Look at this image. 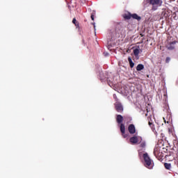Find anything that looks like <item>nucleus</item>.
Wrapping results in <instances>:
<instances>
[{
	"label": "nucleus",
	"mask_w": 178,
	"mask_h": 178,
	"mask_svg": "<svg viewBox=\"0 0 178 178\" xmlns=\"http://www.w3.org/2000/svg\"><path fill=\"white\" fill-rule=\"evenodd\" d=\"M143 141V138L135 135L130 138V143L132 144H140Z\"/></svg>",
	"instance_id": "obj_2"
},
{
	"label": "nucleus",
	"mask_w": 178,
	"mask_h": 178,
	"mask_svg": "<svg viewBox=\"0 0 178 178\" xmlns=\"http://www.w3.org/2000/svg\"><path fill=\"white\" fill-rule=\"evenodd\" d=\"M129 62L131 67H134V63L131 60V58H129Z\"/></svg>",
	"instance_id": "obj_15"
},
{
	"label": "nucleus",
	"mask_w": 178,
	"mask_h": 178,
	"mask_svg": "<svg viewBox=\"0 0 178 178\" xmlns=\"http://www.w3.org/2000/svg\"><path fill=\"white\" fill-rule=\"evenodd\" d=\"M120 131L124 138H126V137H127V135H124V133H126V128L124 127V124H121L120 125Z\"/></svg>",
	"instance_id": "obj_7"
},
{
	"label": "nucleus",
	"mask_w": 178,
	"mask_h": 178,
	"mask_svg": "<svg viewBox=\"0 0 178 178\" xmlns=\"http://www.w3.org/2000/svg\"><path fill=\"white\" fill-rule=\"evenodd\" d=\"M104 55H105V56H108L109 55V54H108V53H104Z\"/></svg>",
	"instance_id": "obj_20"
},
{
	"label": "nucleus",
	"mask_w": 178,
	"mask_h": 178,
	"mask_svg": "<svg viewBox=\"0 0 178 178\" xmlns=\"http://www.w3.org/2000/svg\"><path fill=\"white\" fill-rule=\"evenodd\" d=\"M169 60H170V58L169 57H168V58H166V61H167V62H169Z\"/></svg>",
	"instance_id": "obj_18"
},
{
	"label": "nucleus",
	"mask_w": 178,
	"mask_h": 178,
	"mask_svg": "<svg viewBox=\"0 0 178 178\" xmlns=\"http://www.w3.org/2000/svg\"><path fill=\"white\" fill-rule=\"evenodd\" d=\"M149 126H151V124H152V122H151V121H149Z\"/></svg>",
	"instance_id": "obj_21"
},
{
	"label": "nucleus",
	"mask_w": 178,
	"mask_h": 178,
	"mask_svg": "<svg viewBox=\"0 0 178 178\" xmlns=\"http://www.w3.org/2000/svg\"><path fill=\"white\" fill-rule=\"evenodd\" d=\"M91 19H92V20H94V15H91Z\"/></svg>",
	"instance_id": "obj_19"
},
{
	"label": "nucleus",
	"mask_w": 178,
	"mask_h": 178,
	"mask_svg": "<svg viewBox=\"0 0 178 178\" xmlns=\"http://www.w3.org/2000/svg\"><path fill=\"white\" fill-rule=\"evenodd\" d=\"M117 122L118 123H122L123 122V117L120 115L117 116Z\"/></svg>",
	"instance_id": "obj_12"
},
{
	"label": "nucleus",
	"mask_w": 178,
	"mask_h": 178,
	"mask_svg": "<svg viewBox=\"0 0 178 178\" xmlns=\"http://www.w3.org/2000/svg\"><path fill=\"white\" fill-rule=\"evenodd\" d=\"M159 147H155L154 149V155L155 156H159Z\"/></svg>",
	"instance_id": "obj_10"
},
{
	"label": "nucleus",
	"mask_w": 178,
	"mask_h": 178,
	"mask_svg": "<svg viewBox=\"0 0 178 178\" xmlns=\"http://www.w3.org/2000/svg\"><path fill=\"white\" fill-rule=\"evenodd\" d=\"M140 54V49H135L134 50V54L137 56Z\"/></svg>",
	"instance_id": "obj_13"
},
{
	"label": "nucleus",
	"mask_w": 178,
	"mask_h": 178,
	"mask_svg": "<svg viewBox=\"0 0 178 178\" xmlns=\"http://www.w3.org/2000/svg\"><path fill=\"white\" fill-rule=\"evenodd\" d=\"M113 98L116 99V95H113Z\"/></svg>",
	"instance_id": "obj_22"
},
{
	"label": "nucleus",
	"mask_w": 178,
	"mask_h": 178,
	"mask_svg": "<svg viewBox=\"0 0 178 178\" xmlns=\"http://www.w3.org/2000/svg\"><path fill=\"white\" fill-rule=\"evenodd\" d=\"M144 69V65L143 64H138L136 67V70L138 72H140V70H143Z\"/></svg>",
	"instance_id": "obj_11"
},
{
	"label": "nucleus",
	"mask_w": 178,
	"mask_h": 178,
	"mask_svg": "<svg viewBox=\"0 0 178 178\" xmlns=\"http://www.w3.org/2000/svg\"><path fill=\"white\" fill-rule=\"evenodd\" d=\"M172 119V116L168 115L166 118H163V120L165 123H170V120Z\"/></svg>",
	"instance_id": "obj_9"
},
{
	"label": "nucleus",
	"mask_w": 178,
	"mask_h": 178,
	"mask_svg": "<svg viewBox=\"0 0 178 178\" xmlns=\"http://www.w3.org/2000/svg\"><path fill=\"white\" fill-rule=\"evenodd\" d=\"M149 3L152 5L153 8H158L162 6L163 1L162 0H149Z\"/></svg>",
	"instance_id": "obj_3"
},
{
	"label": "nucleus",
	"mask_w": 178,
	"mask_h": 178,
	"mask_svg": "<svg viewBox=\"0 0 178 178\" xmlns=\"http://www.w3.org/2000/svg\"><path fill=\"white\" fill-rule=\"evenodd\" d=\"M72 23L75 24V26H77V24H76V18H74L72 20Z\"/></svg>",
	"instance_id": "obj_17"
},
{
	"label": "nucleus",
	"mask_w": 178,
	"mask_h": 178,
	"mask_svg": "<svg viewBox=\"0 0 178 178\" xmlns=\"http://www.w3.org/2000/svg\"><path fill=\"white\" fill-rule=\"evenodd\" d=\"M143 159L145 161L144 165L145 168H147V169H152V168H154V161H152L147 153L143 154Z\"/></svg>",
	"instance_id": "obj_1"
},
{
	"label": "nucleus",
	"mask_w": 178,
	"mask_h": 178,
	"mask_svg": "<svg viewBox=\"0 0 178 178\" xmlns=\"http://www.w3.org/2000/svg\"><path fill=\"white\" fill-rule=\"evenodd\" d=\"M164 166H165V169H168V170H169V169H170V168H172V165H170V163H165L164 164Z\"/></svg>",
	"instance_id": "obj_14"
},
{
	"label": "nucleus",
	"mask_w": 178,
	"mask_h": 178,
	"mask_svg": "<svg viewBox=\"0 0 178 178\" xmlns=\"http://www.w3.org/2000/svg\"><path fill=\"white\" fill-rule=\"evenodd\" d=\"M140 143V147H142V148H144V147H145V141L143 140V139Z\"/></svg>",
	"instance_id": "obj_16"
},
{
	"label": "nucleus",
	"mask_w": 178,
	"mask_h": 178,
	"mask_svg": "<svg viewBox=\"0 0 178 178\" xmlns=\"http://www.w3.org/2000/svg\"><path fill=\"white\" fill-rule=\"evenodd\" d=\"M175 44H176V42H175L170 43L167 46L168 49H170V50L175 49Z\"/></svg>",
	"instance_id": "obj_8"
},
{
	"label": "nucleus",
	"mask_w": 178,
	"mask_h": 178,
	"mask_svg": "<svg viewBox=\"0 0 178 178\" xmlns=\"http://www.w3.org/2000/svg\"><path fill=\"white\" fill-rule=\"evenodd\" d=\"M128 130L130 134H134V133H136V127H134V124H130L128 127Z\"/></svg>",
	"instance_id": "obj_6"
},
{
	"label": "nucleus",
	"mask_w": 178,
	"mask_h": 178,
	"mask_svg": "<svg viewBox=\"0 0 178 178\" xmlns=\"http://www.w3.org/2000/svg\"><path fill=\"white\" fill-rule=\"evenodd\" d=\"M115 109L118 112H123V106L119 102L115 103Z\"/></svg>",
	"instance_id": "obj_5"
},
{
	"label": "nucleus",
	"mask_w": 178,
	"mask_h": 178,
	"mask_svg": "<svg viewBox=\"0 0 178 178\" xmlns=\"http://www.w3.org/2000/svg\"><path fill=\"white\" fill-rule=\"evenodd\" d=\"M94 24V27H95V24Z\"/></svg>",
	"instance_id": "obj_23"
},
{
	"label": "nucleus",
	"mask_w": 178,
	"mask_h": 178,
	"mask_svg": "<svg viewBox=\"0 0 178 178\" xmlns=\"http://www.w3.org/2000/svg\"><path fill=\"white\" fill-rule=\"evenodd\" d=\"M124 17H125V19H127L133 17V19H136V20H138V21L141 20V17L138 16L137 14L126 15Z\"/></svg>",
	"instance_id": "obj_4"
}]
</instances>
